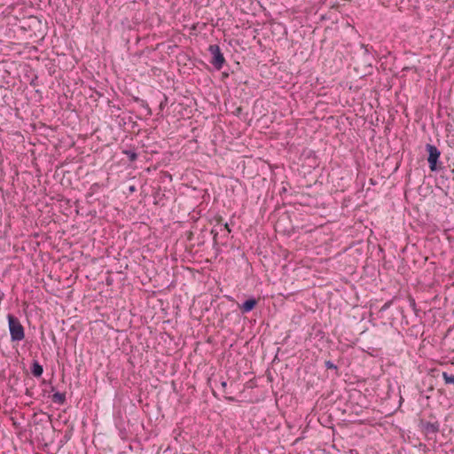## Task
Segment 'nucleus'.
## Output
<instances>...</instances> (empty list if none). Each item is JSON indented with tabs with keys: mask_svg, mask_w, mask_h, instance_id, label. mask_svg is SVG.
Segmentation results:
<instances>
[{
	"mask_svg": "<svg viewBox=\"0 0 454 454\" xmlns=\"http://www.w3.org/2000/svg\"><path fill=\"white\" fill-rule=\"evenodd\" d=\"M7 318L11 340L12 341L22 340L25 338V330L19 318L12 314H9Z\"/></svg>",
	"mask_w": 454,
	"mask_h": 454,
	"instance_id": "obj_1",
	"label": "nucleus"
},
{
	"mask_svg": "<svg viewBox=\"0 0 454 454\" xmlns=\"http://www.w3.org/2000/svg\"><path fill=\"white\" fill-rule=\"evenodd\" d=\"M208 51L212 55V59L210 63L214 66V67L216 70H221L223 68V64L225 63V59L221 51L219 45L210 44L208 47Z\"/></svg>",
	"mask_w": 454,
	"mask_h": 454,
	"instance_id": "obj_2",
	"label": "nucleus"
},
{
	"mask_svg": "<svg viewBox=\"0 0 454 454\" xmlns=\"http://www.w3.org/2000/svg\"><path fill=\"white\" fill-rule=\"evenodd\" d=\"M426 150L428 153L427 161L429 168L432 171H435L437 169V160L441 155V153L435 145L431 144H427Z\"/></svg>",
	"mask_w": 454,
	"mask_h": 454,
	"instance_id": "obj_3",
	"label": "nucleus"
},
{
	"mask_svg": "<svg viewBox=\"0 0 454 454\" xmlns=\"http://www.w3.org/2000/svg\"><path fill=\"white\" fill-rule=\"evenodd\" d=\"M421 427L423 432L426 435L429 436L431 434L435 435L440 431V424L438 421H421Z\"/></svg>",
	"mask_w": 454,
	"mask_h": 454,
	"instance_id": "obj_4",
	"label": "nucleus"
},
{
	"mask_svg": "<svg viewBox=\"0 0 454 454\" xmlns=\"http://www.w3.org/2000/svg\"><path fill=\"white\" fill-rule=\"evenodd\" d=\"M257 300L254 298H250L247 300L244 303L239 304V309L242 311V313H247L253 310L255 306L257 305Z\"/></svg>",
	"mask_w": 454,
	"mask_h": 454,
	"instance_id": "obj_5",
	"label": "nucleus"
},
{
	"mask_svg": "<svg viewBox=\"0 0 454 454\" xmlns=\"http://www.w3.org/2000/svg\"><path fill=\"white\" fill-rule=\"evenodd\" d=\"M31 372L36 378H39L42 376V374L43 372V368L38 363V361H36V360L33 361L32 365H31Z\"/></svg>",
	"mask_w": 454,
	"mask_h": 454,
	"instance_id": "obj_6",
	"label": "nucleus"
},
{
	"mask_svg": "<svg viewBox=\"0 0 454 454\" xmlns=\"http://www.w3.org/2000/svg\"><path fill=\"white\" fill-rule=\"evenodd\" d=\"M51 401L58 404H64L66 403V394L56 392L52 395Z\"/></svg>",
	"mask_w": 454,
	"mask_h": 454,
	"instance_id": "obj_7",
	"label": "nucleus"
},
{
	"mask_svg": "<svg viewBox=\"0 0 454 454\" xmlns=\"http://www.w3.org/2000/svg\"><path fill=\"white\" fill-rule=\"evenodd\" d=\"M445 385H454V375L449 374L447 372L442 373Z\"/></svg>",
	"mask_w": 454,
	"mask_h": 454,
	"instance_id": "obj_8",
	"label": "nucleus"
},
{
	"mask_svg": "<svg viewBox=\"0 0 454 454\" xmlns=\"http://www.w3.org/2000/svg\"><path fill=\"white\" fill-rule=\"evenodd\" d=\"M123 153L127 155L130 161H135L137 159V153L131 150H125Z\"/></svg>",
	"mask_w": 454,
	"mask_h": 454,
	"instance_id": "obj_9",
	"label": "nucleus"
},
{
	"mask_svg": "<svg viewBox=\"0 0 454 454\" xmlns=\"http://www.w3.org/2000/svg\"><path fill=\"white\" fill-rule=\"evenodd\" d=\"M325 365L327 369H333V370L338 369V367L330 360L325 361Z\"/></svg>",
	"mask_w": 454,
	"mask_h": 454,
	"instance_id": "obj_10",
	"label": "nucleus"
},
{
	"mask_svg": "<svg viewBox=\"0 0 454 454\" xmlns=\"http://www.w3.org/2000/svg\"><path fill=\"white\" fill-rule=\"evenodd\" d=\"M211 233L213 234V242H214V245H217V236H218V232L215 229H213L211 231Z\"/></svg>",
	"mask_w": 454,
	"mask_h": 454,
	"instance_id": "obj_11",
	"label": "nucleus"
},
{
	"mask_svg": "<svg viewBox=\"0 0 454 454\" xmlns=\"http://www.w3.org/2000/svg\"><path fill=\"white\" fill-rule=\"evenodd\" d=\"M409 301H410V305L412 307V309L415 310L416 309V302H415V300L412 298V297H410L409 298Z\"/></svg>",
	"mask_w": 454,
	"mask_h": 454,
	"instance_id": "obj_12",
	"label": "nucleus"
},
{
	"mask_svg": "<svg viewBox=\"0 0 454 454\" xmlns=\"http://www.w3.org/2000/svg\"><path fill=\"white\" fill-rule=\"evenodd\" d=\"M215 221L216 222L217 224H221L223 223V217L221 215H216L215 217Z\"/></svg>",
	"mask_w": 454,
	"mask_h": 454,
	"instance_id": "obj_13",
	"label": "nucleus"
},
{
	"mask_svg": "<svg viewBox=\"0 0 454 454\" xmlns=\"http://www.w3.org/2000/svg\"><path fill=\"white\" fill-rule=\"evenodd\" d=\"M223 228L227 231L228 233L231 231L227 223L223 224Z\"/></svg>",
	"mask_w": 454,
	"mask_h": 454,
	"instance_id": "obj_14",
	"label": "nucleus"
},
{
	"mask_svg": "<svg viewBox=\"0 0 454 454\" xmlns=\"http://www.w3.org/2000/svg\"><path fill=\"white\" fill-rule=\"evenodd\" d=\"M389 306H390V301H389V302L385 303V304H384V306L382 307V309H387Z\"/></svg>",
	"mask_w": 454,
	"mask_h": 454,
	"instance_id": "obj_15",
	"label": "nucleus"
},
{
	"mask_svg": "<svg viewBox=\"0 0 454 454\" xmlns=\"http://www.w3.org/2000/svg\"><path fill=\"white\" fill-rule=\"evenodd\" d=\"M225 398H226L227 400H229V401H231V402L235 401V398H234V397H232V396H226Z\"/></svg>",
	"mask_w": 454,
	"mask_h": 454,
	"instance_id": "obj_16",
	"label": "nucleus"
},
{
	"mask_svg": "<svg viewBox=\"0 0 454 454\" xmlns=\"http://www.w3.org/2000/svg\"><path fill=\"white\" fill-rule=\"evenodd\" d=\"M165 101H167V98L165 97ZM166 102H161L160 105V108L162 109L164 107V105H165Z\"/></svg>",
	"mask_w": 454,
	"mask_h": 454,
	"instance_id": "obj_17",
	"label": "nucleus"
},
{
	"mask_svg": "<svg viewBox=\"0 0 454 454\" xmlns=\"http://www.w3.org/2000/svg\"><path fill=\"white\" fill-rule=\"evenodd\" d=\"M221 385H222V387H223V388H225V387H226V386H227V382H226V381H222Z\"/></svg>",
	"mask_w": 454,
	"mask_h": 454,
	"instance_id": "obj_18",
	"label": "nucleus"
},
{
	"mask_svg": "<svg viewBox=\"0 0 454 454\" xmlns=\"http://www.w3.org/2000/svg\"><path fill=\"white\" fill-rule=\"evenodd\" d=\"M362 47L364 48L365 51H368V46L367 45L362 44Z\"/></svg>",
	"mask_w": 454,
	"mask_h": 454,
	"instance_id": "obj_19",
	"label": "nucleus"
},
{
	"mask_svg": "<svg viewBox=\"0 0 454 454\" xmlns=\"http://www.w3.org/2000/svg\"><path fill=\"white\" fill-rule=\"evenodd\" d=\"M129 190H130V192H133V191H135V187H134V186H131V187L129 188Z\"/></svg>",
	"mask_w": 454,
	"mask_h": 454,
	"instance_id": "obj_20",
	"label": "nucleus"
},
{
	"mask_svg": "<svg viewBox=\"0 0 454 454\" xmlns=\"http://www.w3.org/2000/svg\"><path fill=\"white\" fill-rule=\"evenodd\" d=\"M240 111H241V108H240V107H239V108L237 109V113H239Z\"/></svg>",
	"mask_w": 454,
	"mask_h": 454,
	"instance_id": "obj_21",
	"label": "nucleus"
}]
</instances>
